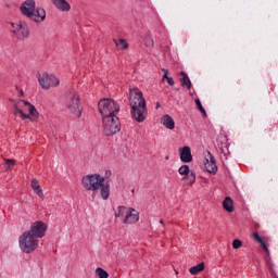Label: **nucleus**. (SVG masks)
Returning <instances> with one entry per match:
<instances>
[{
	"label": "nucleus",
	"instance_id": "1",
	"mask_svg": "<svg viewBox=\"0 0 278 278\" xmlns=\"http://www.w3.org/2000/svg\"><path fill=\"white\" fill-rule=\"evenodd\" d=\"M81 186L87 192H98L104 201L110 199V179L101 175H86L81 178Z\"/></svg>",
	"mask_w": 278,
	"mask_h": 278
},
{
	"label": "nucleus",
	"instance_id": "2",
	"mask_svg": "<svg viewBox=\"0 0 278 278\" xmlns=\"http://www.w3.org/2000/svg\"><path fill=\"white\" fill-rule=\"evenodd\" d=\"M129 105L131 108L130 114L132 118H135L137 123H144L149 111L147 110V100L140 89L135 88L130 90Z\"/></svg>",
	"mask_w": 278,
	"mask_h": 278
},
{
	"label": "nucleus",
	"instance_id": "3",
	"mask_svg": "<svg viewBox=\"0 0 278 278\" xmlns=\"http://www.w3.org/2000/svg\"><path fill=\"white\" fill-rule=\"evenodd\" d=\"M13 115L16 118H22V121L30 119L31 123L36 121L39 116L38 110L34 104L25 100H15L13 101Z\"/></svg>",
	"mask_w": 278,
	"mask_h": 278
},
{
	"label": "nucleus",
	"instance_id": "4",
	"mask_svg": "<svg viewBox=\"0 0 278 278\" xmlns=\"http://www.w3.org/2000/svg\"><path fill=\"white\" fill-rule=\"evenodd\" d=\"M20 12L34 23H43L47 18V11L43 8H36V0H25L20 7Z\"/></svg>",
	"mask_w": 278,
	"mask_h": 278
},
{
	"label": "nucleus",
	"instance_id": "5",
	"mask_svg": "<svg viewBox=\"0 0 278 278\" xmlns=\"http://www.w3.org/2000/svg\"><path fill=\"white\" fill-rule=\"evenodd\" d=\"M98 110L102 118H110L112 116H116V114L121 112V105H118V103L113 99L104 98L99 101Z\"/></svg>",
	"mask_w": 278,
	"mask_h": 278
},
{
	"label": "nucleus",
	"instance_id": "6",
	"mask_svg": "<svg viewBox=\"0 0 278 278\" xmlns=\"http://www.w3.org/2000/svg\"><path fill=\"white\" fill-rule=\"evenodd\" d=\"M39 240L27 230L20 237V249L23 253H34L38 249Z\"/></svg>",
	"mask_w": 278,
	"mask_h": 278
},
{
	"label": "nucleus",
	"instance_id": "7",
	"mask_svg": "<svg viewBox=\"0 0 278 278\" xmlns=\"http://www.w3.org/2000/svg\"><path fill=\"white\" fill-rule=\"evenodd\" d=\"M102 127L105 136H114L121 131V119L118 116L102 117Z\"/></svg>",
	"mask_w": 278,
	"mask_h": 278
},
{
	"label": "nucleus",
	"instance_id": "8",
	"mask_svg": "<svg viewBox=\"0 0 278 278\" xmlns=\"http://www.w3.org/2000/svg\"><path fill=\"white\" fill-rule=\"evenodd\" d=\"M67 108L74 116L81 117V105H79V94L75 91H71L67 94Z\"/></svg>",
	"mask_w": 278,
	"mask_h": 278
},
{
	"label": "nucleus",
	"instance_id": "9",
	"mask_svg": "<svg viewBox=\"0 0 278 278\" xmlns=\"http://www.w3.org/2000/svg\"><path fill=\"white\" fill-rule=\"evenodd\" d=\"M11 30L17 40L29 38V26L25 22L20 21L18 23H11Z\"/></svg>",
	"mask_w": 278,
	"mask_h": 278
},
{
	"label": "nucleus",
	"instance_id": "10",
	"mask_svg": "<svg viewBox=\"0 0 278 278\" xmlns=\"http://www.w3.org/2000/svg\"><path fill=\"white\" fill-rule=\"evenodd\" d=\"M47 229H49V226H47L46 223L35 222L31 224L30 229L26 231L38 240V238H45V236L47 235Z\"/></svg>",
	"mask_w": 278,
	"mask_h": 278
},
{
	"label": "nucleus",
	"instance_id": "11",
	"mask_svg": "<svg viewBox=\"0 0 278 278\" xmlns=\"http://www.w3.org/2000/svg\"><path fill=\"white\" fill-rule=\"evenodd\" d=\"M39 84L43 90H49L50 86H60V79L53 75L42 74L39 77Z\"/></svg>",
	"mask_w": 278,
	"mask_h": 278
},
{
	"label": "nucleus",
	"instance_id": "12",
	"mask_svg": "<svg viewBox=\"0 0 278 278\" xmlns=\"http://www.w3.org/2000/svg\"><path fill=\"white\" fill-rule=\"evenodd\" d=\"M205 169L211 175H216V172L218 170V166L216 165V160L214 159V155L212 153L207 152L205 155V163H204Z\"/></svg>",
	"mask_w": 278,
	"mask_h": 278
},
{
	"label": "nucleus",
	"instance_id": "13",
	"mask_svg": "<svg viewBox=\"0 0 278 278\" xmlns=\"http://www.w3.org/2000/svg\"><path fill=\"white\" fill-rule=\"evenodd\" d=\"M138 220H140V213H138V211L134 208H128V211H126V215L123 223L125 225H134L138 223Z\"/></svg>",
	"mask_w": 278,
	"mask_h": 278
},
{
	"label": "nucleus",
	"instance_id": "14",
	"mask_svg": "<svg viewBox=\"0 0 278 278\" xmlns=\"http://www.w3.org/2000/svg\"><path fill=\"white\" fill-rule=\"evenodd\" d=\"M180 160L185 164L192 162V150L190 149V147L185 146L180 149Z\"/></svg>",
	"mask_w": 278,
	"mask_h": 278
},
{
	"label": "nucleus",
	"instance_id": "15",
	"mask_svg": "<svg viewBox=\"0 0 278 278\" xmlns=\"http://www.w3.org/2000/svg\"><path fill=\"white\" fill-rule=\"evenodd\" d=\"M51 2L55 5L56 10H60L61 12L71 11V4L66 0H51Z\"/></svg>",
	"mask_w": 278,
	"mask_h": 278
},
{
	"label": "nucleus",
	"instance_id": "16",
	"mask_svg": "<svg viewBox=\"0 0 278 278\" xmlns=\"http://www.w3.org/2000/svg\"><path fill=\"white\" fill-rule=\"evenodd\" d=\"M30 188L40 199H45V192H42V188H40V180L33 178L30 180Z\"/></svg>",
	"mask_w": 278,
	"mask_h": 278
},
{
	"label": "nucleus",
	"instance_id": "17",
	"mask_svg": "<svg viewBox=\"0 0 278 278\" xmlns=\"http://www.w3.org/2000/svg\"><path fill=\"white\" fill-rule=\"evenodd\" d=\"M2 168L4 173H12L13 168H16V160L3 159Z\"/></svg>",
	"mask_w": 278,
	"mask_h": 278
},
{
	"label": "nucleus",
	"instance_id": "18",
	"mask_svg": "<svg viewBox=\"0 0 278 278\" xmlns=\"http://www.w3.org/2000/svg\"><path fill=\"white\" fill-rule=\"evenodd\" d=\"M161 125L165 126L166 129L173 130L175 129V119L170 115L165 114L161 117Z\"/></svg>",
	"mask_w": 278,
	"mask_h": 278
},
{
	"label": "nucleus",
	"instance_id": "19",
	"mask_svg": "<svg viewBox=\"0 0 278 278\" xmlns=\"http://www.w3.org/2000/svg\"><path fill=\"white\" fill-rule=\"evenodd\" d=\"M180 77L181 86H186L188 90H190V88H192V81H190V77H188V74H186L185 72H180Z\"/></svg>",
	"mask_w": 278,
	"mask_h": 278
},
{
	"label": "nucleus",
	"instance_id": "20",
	"mask_svg": "<svg viewBox=\"0 0 278 278\" xmlns=\"http://www.w3.org/2000/svg\"><path fill=\"white\" fill-rule=\"evenodd\" d=\"M223 207L226 212H233V200L230 197H226L223 201Z\"/></svg>",
	"mask_w": 278,
	"mask_h": 278
},
{
	"label": "nucleus",
	"instance_id": "21",
	"mask_svg": "<svg viewBox=\"0 0 278 278\" xmlns=\"http://www.w3.org/2000/svg\"><path fill=\"white\" fill-rule=\"evenodd\" d=\"M203 270H205V263H200L195 266H192L189 269L190 275H199V273H203Z\"/></svg>",
	"mask_w": 278,
	"mask_h": 278
},
{
	"label": "nucleus",
	"instance_id": "22",
	"mask_svg": "<svg viewBox=\"0 0 278 278\" xmlns=\"http://www.w3.org/2000/svg\"><path fill=\"white\" fill-rule=\"evenodd\" d=\"M184 186H192L197 181L195 175H185L181 179Z\"/></svg>",
	"mask_w": 278,
	"mask_h": 278
},
{
	"label": "nucleus",
	"instance_id": "23",
	"mask_svg": "<svg viewBox=\"0 0 278 278\" xmlns=\"http://www.w3.org/2000/svg\"><path fill=\"white\" fill-rule=\"evenodd\" d=\"M253 238H254V240H256V242L261 243L262 249H264V251L268 254L269 253L268 245H266V242H264L262 237H260V233L254 232Z\"/></svg>",
	"mask_w": 278,
	"mask_h": 278
},
{
	"label": "nucleus",
	"instance_id": "24",
	"mask_svg": "<svg viewBox=\"0 0 278 278\" xmlns=\"http://www.w3.org/2000/svg\"><path fill=\"white\" fill-rule=\"evenodd\" d=\"M128 208L125 206H118L115 211V218H123V216L127 215Z\"/></svg>",
	"mask_w": 278,
	"mask_h": 278
},
{
	"label": "nucleus",
	"instance_id": "25",
	"mask_svg": "<svg viewBox=\"0 0 278 278\" xmlns=\"http://www.w3.org/2000/svg\"><path fill=\"white\" fill-rule=\"evenodd\" d=\"M116 47L118 49H121L122 51H124L125 49H129V45L127 43V41L125 39H118V40H114Z\"/></svg>",
	"mask_w": 278,
	"mask_h": 278
},
{
	"label": "nucleus",
	"instance_id": "26",
	"mask_svg": "<svg viewBox=\"0 0 278 278\" xmlns=\"http://www.w3.org/2000/svg\"><path fill=\"white\" fill-rule=\"evenodd\" d=\"M96 275H97V277H99V278H108V277H110V274H108V271H105V269H103V268H101V267H98V268L96 269Z\"/></svg>",
	"mask_w": 278,
	"mask_h": 278
},
{
	"label": "nucleus",
	"instance_id": "27",
	"mask_svg": "<svg viewBox=\"0 0 278 278\" xmlns=\"http://www.w3.org/2000/svg\"><path fill=\"white\" fill-rule=\"evenodd\" d=\"M195 105H197L199 112H201V114H203L204 116H207V113L205 112L203 104H201V100L195 99Z\"/></svg>",
	"mask_w": 278,
	"mask_h": 278
},
{
	"label": "nucleus",
	"instance_id": "28",
	"mask_svg": "<svg viewBox=\"0 0 278 278\" xmlns=\"http://www.w3.org/2000/svg\"><path fill=\"white\" fill-rule=\"evenodd\" d=\"M179 175H189L190 174V166L188 165H182L178 169Z\"/></svg>",
	"mask_w": 278,
	"mask_h": 278
},
{
	"label": "nucleus",
	"instance_id": "29",
	"mask_svg": "<svg viewBox=\"0 0 278 278\" xmlns=\"http://www.w3.org/2000/svg\"><path fill=\"white\" fill-rule=\"evenodd\" d=\"M144 46L146 47H153V38H151V36H146Z\"/></svg>",
	"mask_w": 278,
	"mask_h": 278
},
{
	"label": "nucleus",
	"instance_id": "30",
	"mask_svg": "<svg viewBox=\"0 0 278 278\" xmlns=\"http://www.w3.org/2000/svg\"><path fill=\"white\" fill-rule=\"evenodd\" d=\"M240 247H242V241H240L239 239H235L232 241V248L233 249H240Z\"/></svg>",
	"mask_w": 278,
	"mask_h": 278
},
{
	"label": "nucleus",
	"instance_id": "31",
	"mask_svg": "<svg viewBox=\"0 0 278 278\" xmlns=\"http://www.w3.org/2000/svg\"><path fill=\"white\" fill-rule=\"evenodd\" d=\"M201 184H210V179H207L205 176H200Z\"/></svg>",
	"mask_w": 278,
	"mask_h": 278
},
{
	"label": "nucleus",
	"instance_id": "32",
	"mask_svg": "<svg viewBox=\"0 0 278 278\" xmlns=\"http://www.w3.org/2000/svg\"><path fill=\"white\" fill-rule=\"evenodd\" d=\"M269 273H270L273 278L278 277L277 273L275 271V268H273V266H269Z\"/></svg>",
	"mask_w": 278,
	"mask_h": 278
},
{
	"label": "nucleus",
	"instance_id": "33",
	"mask_svg": "<svg viewBox=\"0 0 278 278\" xmlns=\"http://www.w3.org/2000/svg\"><path fill=\"white\" fill-rule=\"evenodd\" d=\"M167 83L169 86H175V80L173 78H167Z\"/></svg>",
	"mask_w": 278,
	"mask_h": 278
},
{
	"label": "nucleus",
	"instance_id": "34",
	"mask_svg": "<svg viewBox=\"0 0 278 278\" xmlns=\"http://www.w3.org/2000/svg\"><path fill=\"white\" fill-rule=\"evenodd\" d=\"M168 78H169L168 74H164L162 80L164 81V79H168Z\"/></svg>",
	"mask_w": 278,
	"mask_h": 278
},
{
	"label": "nucleus",
	"instance_id": "35",
	"mask_svg": "<svg viewBox=\"0 0 278 278\" xmlns=\"http://www.w3.org/2000/svg\"><path fill=\"white\" fill-rule=\"evenodd\" d=\"M160 108H161L160 102H156L155 110H160Z\"/></svg>",
	"mask_w": 278,
	"mask_h": 278
},
{
	"label": "nucleus",
	"instance_id": "36",
	"mask_svg": "<svg viewBox=\"0 0 278 278\" xmlns=\"http://www.w3.org/2000/svg\"><path fill=\"white\" fill-rule=\"evenodd\" d=\"M162 71H163L164 75H168V70L163 68Z\"/></svg>",
	"mask_w": 278,
	"mask_h": 278
},
{
	"label": "nucleus",
	"instance_id": "37",
	"mask_svg": "<svg viewBox=\"0 0 278 278\" xmlns=\"http://www.w3.org/2000/svg\"><path fill=\"white\" fill-rule=\"evenodd\" d=\"M105 175H112V170H106Z\"/></svg>",
	"mask_w": 278,
	"mask_h": 278
},
{
	"label": "nucleus",
	"instance_id": "38",
	"mask_svg": "<svg viewBox=\"0 0 278 278\" xmlns=\"http://www.w3.org/2000/svg\"><path fill=\"white\" fill-rule=\"evenodd\" d=\"M160 224H161V225H164V219H161V220H160Z\"/></svg>",
	"mask_w": 278,
	"mask_h": 278
},
{
	"label": "nucleus",
	"instance_id": "39",
	"mask_svg": "<svg viewBox=\"0 0 278 278\" xmlns=\"http://www.w3.org/2000/svg\"><path fill=\"white\" fill-rule=\"evenodd\" d=\"M165 160H168V156H166Z\"/></svg>",
	"mask_w": 278,
	"mask_h": 278
},
{
	"label": "nucleus",
	"instance_id": "40",
	"mask_svg": "<svg viewBox=\"0 0 278 278\" xmlns=\"http://www.w3.org/2000/svg\"><path fill=\"white\" fill-rule=\"evenodd\" d=\"M275 278H278V277H275Z\"/></svg>",
	"mask_w": 278,
	"mask_h": 278
}]
</instances>
